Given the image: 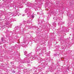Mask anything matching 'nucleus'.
I'll return each mask as SVG.
<instances>
[{"instance_id":"f257e3e1","label":"nucleus","mask_w":74,"mask_h":74,"mask_svg":"<svg viewBox=\"0 0 74 74\" xmlns=\"http://www.w3.org/2000/svg\"><path fill=\"white\" fill-rule=\"evenodd\" d=\"M34 16H32V18H34Z\"/></svg>"}]
</instances>
